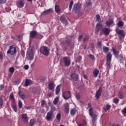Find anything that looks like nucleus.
I'll return each mask as SVG.
<instances>
[{"label":"nucleus","mask_w":126,"mask_h":126,"mask_svg":"<svg viewBox=\"0 0 126 126\" xmlns=\"http://www.w3.org/2000/svg\"><path fill=\"white\" fill-rule=\"evenodd\" d=\"M89 109V114L92 119V123L94 125L97 121V115L96 114H94L93 113V107H92V105L91 103H89L88 104L87 109Z\"/></svg>","instance_id":"1"},{"label":"nucleus","mask_w":126,"mask_h":126,"mask_svg":"<svg viewBox=\"0 0 126 126\" xmlns=\"http://www.w3.org/2000/svg\"><path fill=\"white\" fill-rule=\"evenodd\" d=\"M81 9V5L79 4V3H75L74 6L73 7V10L77 14L79 15H81L82 14V12L80 11Z\"/></svg>","instance_id":"2"},{"label":"nucleus","mask_w":126,"mask_h":126,"mask_svg":"<svg viewBox=\"0 0 126 126\" xmlns=\"http://www.w3.org/2000/svg\"><path fill=\"white\" fill-rule=\"evenodd\" d=\"M34 48L33 47L30 48V49L28 51V53L27 55V58L28 60L30 61H32L33 59H34V53H33V51Z\"/></svg>","instance_id":"3"},{"label":"nucleus","mask_w":126,"mask_h":126,"mask_svg":"<svg viewBox=\"0 0 126 126\" xmlns=\"http://www.w3.org/2000/svg\"><path fill=\"white\" fill-rule=\"evenodd\" d=\"M7 54H10L11 56L16 55V47H14V46L13 45L10 46L9 49L7 51Z\"/></svg>","instance_id":"4"},{"label":"nucleus","mask_w":126,"mask_h":126,"mask_svg":"<svg viewBox=\"0 0 126 126\" xmlns=\"http://www.w3.org/2000/svg\"><path fill=\"white\" fill-rule=\"evenodd\" d=\"M63 97L65 100H68L71 98V93L70 91H63Z\"/></svg>","instance_id":"5"},{"label":"nucleus","mask_w":126,"mask_h":126,"mask_svg":"<svg viewBox=\"0 0 126 126\" xmlns=\"http://www.w3.org/2000/svg\"><path fill=\"white\" fill-rule=\"evenodd\" d=\"M41 53L44 56L46 57L50 56V49H49V48L47 46H43L42 47Z\"/></svg>","instance_id":"6"},{"label":"nucleus","mask_w":126,"mask_h":126,"mask_svg":"<svg viewBox=\"0 0 126 126\" xmlns=\"http://www.w3.org/2000/svg\"><path fill=\"white\" fill-rule=\"evenodd\" d=\"M102 91H103V89L102 87H100L98 90L95 93V98L97 100H99L100 99V97H101V95L102 94Z\"/></svg>","instance_id":"7"},{"label":"nucleus","mask_w":126,"mask_h":126,"mask_svg":"<svg viewBox=\"0 0 126 126\" xmlns=\"http://www.w3.org/2000/svg\"><path fill=\"white\" fill-rule=\"evenodd\" d=\"M21 119L24 123H25V124H27L29 121V118H28V116H27V114L26 113L22 114Z\"/></svg>","instance_id":"8"},{"label":"nucleus","mask_w":126,"mask_h":126,"mask_svg":"<svg viewBox=\"0 0 126 126\" xmlns=\"http://www.w3.org/2000/svg\"><path fill=\"white\" fill-rule=\"evenodd\" d=\"M63 62L66 66L70 65V60L68 59V57H64L63 58Z\"/></svg>","instance_id":"9"},{"label":"nucleus","mask_w":126,"mask_h":126,"mask_svg":"<svg viewBox=\"0 0 126 126\" xmlns=\"http://www.w3.org/2000/svg\"><path fill=\"white\" fill-rule=\"evenodd\" d=\"M16 4L17 7H19V8H22V7H24V4H25L24 3V0H20V1H17Z\"/></svg>","instance_id":"10"},{"label":"nucleus","mask_w":126,"mask_h":126,"mask_svg":"<svg viewBox=\"0 0 126 126\" xmlns=\"http://www.w3.org/2000/svg\"><path fill=\"white\" fill-rule=\"evenodd\" d=\"M60 21H61V22L63 23V24H65V25H67V20H66V18H65V16H64V15L61 16L60 17Z\"/></svg>","instance_id":"11"},{"label":"nucleus","mask_w":126,"mask_h":126,"mask_svg":"<svg viewBox=\"0 0 126 126\" xmlns=\"http://www.w3.org/2000/svg\"><path fill=\"white\" fill-rule=\"evenodd\" d=\"M103 27V25L101 24V23H98L96 24V27H95V32L96 33H99V32L102 29V28Z\"/></svg>","instance_id":"12"},{"label":"nucleus","mask_w":126,"mask_h":126,"mask_svg":"<svg viewBox=\"0 0 126 126\" xmlns=\"http://www.w3.org/2000/svg\"><path fill=\"white\" fill-rule=\"evenodd\" d=\"M116 32L118 34V37L120 39H122V37H125V36H126L125 32H124V31L122 30L116 31Z\"/></svg>","instance_id":"13"},{"label":"nucleus","mask_w":126,"mask_h":126,"mask_svg":"<svg viewBox=\"0 0 126 126\" xmlns=\"http://www.w3.org/2000/svg\"><path fill=\"white\" fill-rule=\"evenodd\" d=\"M53 111H50L47 113L46 119L47 121H51L52 118H53Z\"/></svg>","instance_id":"14"},{"label":"nucleus","mask_w":126,"mask_h":126,"mask_svg":"<svg viewBox=\"0 0 126 126\" xmlns=\"http://www.w3.org/2000/svg\"><path fill=\"white\" fill-rule=\"evenodd\" d=\"M71 78L74 81H77V79H78V75L75 73V72H73L71 74Z\"/></svg>","instance_id":"15"},{"label":"nucleus","mask_w":126,"mask_h":126,"mask_svg":"<svg viewBox=\"0 0 126 126\" xmlns=\"http://www.w3.org/2000/svg\"><path fill=\"white\" fill-rule=\"evenodd\" d=\"M105 24L108 27H110L111 25H112V24H114V19H109L108 21L105 22Z\"/></svg>","instance_id":"16"},{"label":"nucleus","mask_w":126,"mask_h":126,"mask_svg":"<svg viewBox=\"0 0 126 126\" xmlns=\"http://www.w3.org/2000/svg\"><path fill=\"white\" fill-rule=\"evenodd\" d=\"M51 13H53V9L52 8H50L48 10L44 11L42 12V14L43 15H47V14H51Z\"/></svg>","instance_id":"17"},{"label":"nucleus","mask_w":126,"mask_h":126,"mask_svg":"<svg viewBox=\"0 0 126 126\" xmlns=\"http://www.w3.org/2000/svg\"><path fill=\"white\" fill-rule=\"evenodd\" d=\"M37 32L35 31H32L30 32V37L33 38V39H35L36 38V36L37 34Z\"/></svg>","instance_id":"18"},{"label":"nucleus","mask_w":126,"mask_h":126,"mask_svg":"<svg viewBox=\"0 0 126 126\" xmlns=\"http://www.w3.org/2000/svg\"><path fill=\"white\" fill-rule=\"evenodd\" d=\"M19 96L21 98V99H22L23 100H24L25 98H26V95L24 94V93L22 91H19Z\"/></svg>","instance_id":"19"},{"label":"nucleus","mask_w":126,"mask_h":126,"mask_svg":"<svg viewBox=\"0 0 126 126\" xmlns=\"http://www.w3.org/2000/svg\"><path fill=\"white\" fill-rule=\"evenodd\" d=\"M102 32L106 35V36H108L110 34V31L109 30V29L105 28L102 29Z\"/></svg>","instance_id":"20"},{"label":"nucleus","mask_w":126,"mask_h":126,"mask_svg":"<svg viewBox=\"0 0 126 126\" xmlns=\"http://www.w3.org/2000/svg\"><path fill=\"white\" fill-rule=\"evenodd\" d=\"M36 123H37V120L35 119H32L30 120L29 125L30 126H34V124H36Z\"/></svg>","instance_id":"21"},{"label":"nucleus","mask_w":126,"mask_h":126,"mask_svg":"<svg viewBox=\"0 0 126 126\" xmlns=\"http://www.w3.org/2000/svg\"><path fill=\"white\" fill-rule=\"evenodd\" d=\"M55 10L56 13H60L61 12V8L59 5H55Z\"/></svg>","instance_id":"22"},{"label":"nucleus","mask_w":126,"mask_h":126,"mask_svg":"<svg viewBox=\"0 0 126 126\" xmlns=\"http://www.w3.org/2000/svg\"><path fill=\"white\" fill-rule=\"evenodd\" d=\"M111 61H112V54L109 53L106 56V62H111Z\"/></svg>","instance_id":"23"},{"label":"nucleus","mask_w":126,"mask_h":126,"mask_svg":"<svg viewBox=\"0 0 126 126\" xmlns=\"http://www.w3.org/2000/svg\"><path fill=\"white\" fill-rule=\"evenodd\" d=\"M56 86L55 85V84L54 83H50L48 84V88L49 90H53L54 88H55V87Z\"/></svg>","instance_id":"24"},{"label":"nucleus","mask_w":126,"mask_h":126,"mask_svg":"<svg viewBox=\"0 0 126 126\" xmlns=\"http://www.w3.org/2000/svg\"><path fill=\"white\" fill-rule=\"evenodd\" d=\"M112 51L115 58H118V56H119V53H118V52H117V50H116V49H115V48H114V47H112Z\"/></svg>","instance_id":"25"},{"label":"nucleus","mask_w":126,"mask_h":126,"mask_svg":"<svg viewBox=\"0 0 126 126\" xmlns=\"http://www.w3.org/2000/svg\"><path fill=\"white\" fill-rule=\"evenodd\" d=\"M119 61L121 63H124V62H125V57H124V55L122 54H120L119 56Z\"/></svg>","instance_id":"26"},{"label":"nucleus","mask_w":126,"mask_h":126,"mask_svg":"<svg viewBox=\"0 0 126 126\" xmlns=\"http://www.w3.org/2000/svg\"><path fill=\"white\" fill-rule=\"evenodd\" d=\"M87 125V122L85 120L82 121L81 123L78 124V126H86Z\"/></svg>","instance_id":"27"},{"label":"nucleus","mask_w":126,"mask_h":126,"mask_svg":"<svg viewBox=\"0 0 126 126\" xmlns=\"http://www.w3.org/2000/svg\"><path fill=\"white\" fill-rule=\"evenodd\" d=\"M99 70L95 69L94 72H93V74L94 76V77H97L98 76V75L99 74Z\"/></svg>","instance_id":"28"},{"label":"nucleus","mask_w":126,"mask_h":126,"mask_svg":"<svg viewBox=\"0 0 126 126\" xmlns=\"http://www.w3.org/2000/svg\"><path fill=\"white\" fill-rule=\"evenodd\" d=\"M9 99L11 100L12 101V103L14 104L15 103V99H14V95H13V94H11L9 96Z\"/></svg>","instance_id":"29"},{"label":"nucleus","mask_w":126,"mask_h":126,"mask_svg":"<svg viewBox=\"0 0 126 126\" xmlns=\"http://www.w3.org/2000/svg\"><path fill=\"white\" fill-rule=\"evenodd\" d=\"M76 112H77V110L75 108H73L70 110V114L72 115L73 116H74L75 114H76Z\"/></svg>","instance_id":"30"},{"label":"nucleus","mask_w":126,"mask_h":126,"mask_svg":"<svg viewBox=\"0 0 126 126\" xmlns=\"http://www.w3.org/2000/svg\"><path fill=\"white\" fill-rule=\"evenodd\" d=\"M111 105L109 104H106V107L103 108L104 111H105V112H107V111H109V110H110V109H111Z\"/></svg>","instance_id":"31"},{"label":"nucleus","mask_w":126,"mask_h":126,"mask_svg":"<svg viewBox=\"0 0 126 126\" xmlns=\"http://www.w3.org/2000/svg\"><path fill=\"white\" fill-rule=\"evenodd\" d=\"M32 81L29 79H26L25 81V86H29L30 84H31Z\"/></svg>","instance_id":"32"},{"label":"nucleus","mask_w":126,"mask_h":126,"mask_svg":"<svg viewBox=\"0 0 126 126\" xmlns=\"http://www.w3.org/2000/svg\"><path fill=\"white\" fill-rule=\"evenodd\" d=\"M96 21L98 22V23H101V17L99 14H97L95 16Z\"/></svg>","instance_id":"33"},{"label":"nucleus","mask_w":126,"mask_h":126,"mask_svg":"<svg viewBox=\"0 0 126 126\" xmlns=\"http://www.w3.org/2000/svg\"><path fill=\"white\" fill-rule=\"evenodd\" d=\"M61 118H62V115H61V113H58L57 114L56 119L57 121H58L59 122L61 121Z\"/></svg>","instance_id":"34"},{"label":"nucleus","mask_w":126,"mask_h":126,"mask_svg":"<svg viewBox=\"0 0 126 126\" xmlns=\"http://www.w3.org/2000/svg\"><path fill=\"white\" fill-rule=\"evenodd\" d=\"M106 65L107 69H110L111 68V62L106 61Z\"/></svg>","instance_id":"35"},{"label":"nucleus","mask_w":126,"mask_h":126,"mask_svg":"<svg viewBox=\"0 0 126 126\" xmlns=\"http://www.w3.org/2000/svg\"><path fill=\"white\" fill-rule=\"evenodd\" d=\"M11 107L14 111L16 113H17V107L15 104H12Z\"/></svg>","instance_id":"36"},{"label":"nucleus","mask_w":126,"mask_h":126,"mask_svg":"<svg viewBox=\"0 0 126 126\" xmlns=\"http://www.w3.org/2000/svg\"><path fill=\"white\" fill-rule=\"evenodd\" d=\"M72 5H73V1H71L69 5V9L68 10L69 11H71V9L72 8Z\"/></svg>","instance_id":"37"},{"label":"nucleus","mask_w":126,"mask_h":126,"mask_svg":"<svg viewBox=\"0 0 126 126\" xmlns=\"http://www.w3.org/2000/svg\"><path fill=\"white\" fill-rule=\"evenodd\" d=\"M117 25L118 27H123V26H124V22L123 21H120L118 22Z\"/></svg>","instance_id":"38"},{"label":"nucleus","mask_w":126,"mask_h":126,"mask_svg":"<svg viewBox=\"0 0 126 126\" xmlns=\"http://www.w3.org/2000/svg\"><path fill=\"white\" fill-rule=\"evenodd\" d=\"M60 91H61V88L60 87V86H57L56 87V95L59 94V93H60Z\"/></svg>","instance_id":"39"},{"label":"nucleus","mask_w":126,"mask_h":126,"mask_svg":"<svg viewBox=\"0 0 126 126\" xmlns=\"http://www.w3.org/2000/svg\"><path fill=\"white\" fill-rule=\"evenodd\" d=\"M118 97L119 99H123L124 98V94H123V93L122 92H120L118 94Z\"/></svg>","instance_id":"40"},{"label":"nucleus","mask_w":126,"mask_h":126,"mask_svg":"<svg viewBox=\"0 0 126 126\" xmlns=\"http://www.w3.org/2000/svg\"><path fill=\"white\" fill-rule=\"evenodd\" d=\"M15 70L14 67H11L9 68V72H10L12 74H13Z\"/></svg>","instance_id":"41"},{"label":"nucleus","mask_w":126,"mask_h":126,"mask_svg":"<svg viewBox=\"0 0 126 126\" xmlns=\"http://www.w3.org/2000/svg\"><path fill=\"white\" fill-rule=\"evenodd\" d=\"M103 52L104 53H108L109 52V48L106 46L103 47Z\"/></svg>","instance_id":"42"},{"label":"nucleus","mask_w":126,"mask_h":126,"mask_svg":"<svg viewBox=\"0 0 126 126\" xmlns=\"http://www.w3.org/2000/svg\"><path fill=\"white\" fill-rule=\"evenodd\" d=\"M58 103H59V98L56 97L53 101V104L54 105H57Z\"/></svg>","instance_id":"43"},{"label":"nucleus","mask_w":126,"mask_h":126,"mask_svg":"<svg viewBox=\"0 0 126 126\" xmlns=\"http://www.w3.org/2000/svg\"><path fill=\"white\" fill-rule=\"evenodd\" d=\"M89 57L90 59H91V60H92V61H95V60H96L95 59V56H94V55H92V54H90L89 55Z\"/></svg>","instance_id":"44"},{"label":"nucleus","mask_w":126,"mask_h":126,"mask_svg":"<svg viewBox=\"0 0 126 126\" xmlns=\"http://www.w3.org/2000/svg\"><path fill=\"white\" fill-rule=\"evenodd\" d=\"M119 101H120V99H119V98L116 97L114 98V100H113V102L114 103V104H119Z\"/></svg>","instance_id":"45"},{"label":"nucleus","mask_w":126,"mask_h":126,"mask_svg":"<svg viewBox=\"0 0 126 126\" xmlns=\"http://www.w3.org/2000/svg\"><path fill=\"white\" fill-rule=\"evenodd\" d=\"M3 106V99L2 97H0V107H2Z\"/></svg>","instance_id":"46"},{"label":"nucleus","mask_w":126,"mask_h":126,"mask_svg":"<svg viewBox=\"0 0 126 126\" xmlns=\"http://www.w3.org/2000/svg\"><path fill=\"white\" fill-rule=\"evenodd\" d=\"M7 0H0V5L1 4H4V3H6Z\"/></svg>","instance_id":"47"},{"label":"nucleus","mask_w":126,"mask_h":126,"mask_svg":"<svg viewBox=\"0 0 126 126\" xmlns=\"http://www.w3.org/2000/svg\"><path fill=\"white\" fill-rule=\"evenodd\" d=\"M122 114H124V116L126 117V107L122 110Z\"/></svg>","instance_id":"48"},{"label":"nucleus","mask_w":126,"mask_h":126,"mask_svg":"<svg viewBox=\"0 0 126 126\" xmlns=\"http://www.w3.org/2000/svg\"><path fill=\"white\" fill-rule=\"evenodd\" d=\"M65 43L69 45V44H70V39L68 38H66V39L65 40Z\"/></svg>","instance_id":"49"},{"label":"nucleus","mask_w":126,"mask_h":126,"mask_svg":"<svg viewBox=\"0 0 126 126\" xmlns=\"http://www.w3.org/2000/svg\"><path fill=\"white\" fill-rule=\"evenodd\" d=\"M64 107H65V109H69V104L68 103H64Z\"/></svg>","instance_id":"50"},{"label":"nucleus","mask_w":126,"mask_h":126,"mask_svg":"<svg viewBox=\"0 0 126 126\" xmlns=\"http://www.w3.org/2000/svg\"><path fill=\"white\" fill-rule=\"evenodd\" d=\"M18 106L20 109H21L22 108V102H21V100H19L18 101Z\"/></svg>","instance_id":"51"},{"label":"nucleus","mask_w":126,"mask_h":126,"mask_svg":"<svg viewBox=\"0 0 126 126\" xmlns=\"http://www.w3.org/2000/svg\"><path fill=\"white\" fill-rule=\"evenodd\" d=\"M35 39H41V34H39V33L37 32Z\"/></svg>","instance_id":"52"},{"label":"nucleus","mask_w":126,"mask_h":126,"mask_svg":"<svg viewBox=\"0 0 126 126\" xmlns=\"http://www.w3.org/2000/svg\"><path fill=\"white\" fill-rule=\"evenodd\" d=\"M88 40H89V36L88 35H87L86 36H85L83 39L84 42H86V41H88Z\"/></svg>","instance_id":"53"},{"label":"nucleus","mask_w":126,"mask_h":126,"mask_svg":"<svg viewBox=\"0 0 126 126\" xmlns=\"http://www.w3.org/2000/svg\"><path fill=\"white\" fill-rule=\"evenodd\" d=\"M14 84H15V85H18V84H19V83H20V80H18L17 81H15L14 82Z\"/></svg>","instance_id":"54"},{"label":"nucleus","mask_w":126,"mask_h":126,"mask_svg":"<svg viewBox=\"0 0 126 126\" xmlns=\"http://www.w3.org/2000/svg\"><path fill=\"white\" fill-rule=\"evenodd\" d=\"M64 112L65 114H68L69 113V108H65Z\"/></svg>","instance_id":"55"},{"label":"nucleus","mask_w":126,"mask_h":126,"mask_svg":"<svg viewBox=\"0 0 126 126\" xmlns=\"http://www.w3.org/2000/svg\"><path fill=\"white\" fill-rule=\"evenodd\" d=\"M97 44H98L99 48H102V42L98 41Z\"/></svg>","instance_id":"56"},{"label":"nucleus","mask_w":126,"mask_h":126,"mask_svg":"<svg viewBox=\"0 0 126 126\" xmlns=\"http://www.w3.org/2000/svg\"><path fill=\"white\" fill-rule=\"evenodd\" d=\"M21 54H22L23 58H24L25 57V52L24 51H23V50L22 51Z\"/></svg>","instance_id":"57"},{"label":"nucleus","mask_w":126,"mask_h":126,"mask_svg":"<svg viewBox=\"0 0 126 126\" xmlns=\"http://www.w3.org/2000/svg\"><path fill=\"white\" fill-rule=\"evenodd\" d=\"M79 90H80L81 91L82 90H83V89H84V86H80V87H79Z\"/></svg>","instance_id":"58"},{"label":"nucleus","mask_w":126,"mask_h":126,"mask_svg":"<svg viewBox=\"0 0 126 126\" xmlns=\"http://www.w3.org/2000/svg\"><path fill=\"white\" fill-rule=\"evenodd\" d=\"M45 104H46V101L44 100H42L41 104V106H44Z\"/></svg>","instance_id":"59"},{"label":"nucleus","mask_w":126,"mask_h":126,"mask_svg":"<svg viewBox=\"0 0 126 126\" xmlns=\"http://www.w3.org/2000/svg\"><path fill=\"white\" fill-rule=\"evenodd\" d=\"M24 68L26 69V70H27V69H29V66L28 65H25L24 66Z\"/></svg>","instance_id":"60"},{"label":"nucleus","mask_w":126,"mask_h":126,"mask_svg":"<svg viewBox=\"0 0 126 126\" xmlns=\"http://www.w3.org/2000/svg\"><path fill=\"white\" fill-rule=\"evenodd\" d=\"M0 60H3V55L2 53H0Z\"/></svg>","instance_id":"61"},{"label":"nucleus","mask_w":126,"mask_h":126,"mask_svg":"<svg viewBox=\"0 0 126 126\" xmlns=\"http://www.w3.org/2000/svg\"><path fill=\"white\" fill-rule=\"evenodd\" d=\"M76 97L77 100H79V99H80V94H76Z\"/></svg>","instance_id":"62"},{"label":"nucleus","mask_w":126,"mask_h":126,"mask_svg":"<svg viewBox=\"0 0 126 126\" xmlns=\"http://www.w3.org/2000/svg\"><path fill=\"white\" fill-rule=\"evenodd\" d=\"M83 38L82 35H81L78 37L79 41H81Z\"/></svg>","instance_id":"63"},{"label":"nucleus","mask_w":126,"mask_h":126,"mask_svg":"<svg viewBox=\"0 0 126 126\" xmlns=\"http://www.w3.org/2000/svg\"><path fill=\"white\" fill-rule=\"evenodd\" d=\"M87 6H89L90 5H91L92 3L91 2H88L86 3Z\"/></svg>","instance_id":"64"}]
</instances>
